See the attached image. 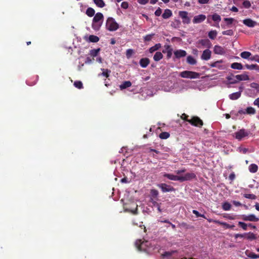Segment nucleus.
I'll return each instance as SVG.
<instances>
[{
	"mask_svg": "<svg viewBox=\"0 0 259 259\" xmlns=\"http://www.w3.org/2000/svg\"><path fill=\"white\" fill-rule=\"evenodd\" d=\"M233 75H230V76H228L226 78L230 82H229V83L228 84V88H230V86L229 85L230 84H235V83H236L238 82V80L237 79H234L233 78Z\"/></svg>",
	"mask_w": 259,
	"mask_h": 259,
	"instance_id": "nucleus-30",
	"label": "nucleus"
},
{
	"mask_svg": "<svg viewBox=\"0 0 259 259\" xmlns=\"http://www.w3.org/2000/svg\"><path fill=\"white\" fill-rule=\"evenodd\" d=\"M189 116L188 115H187L185 113H183L182 114V115H181V119H182L183 120H185V121H186L187 122H188V121L190 120L188 118Z\"/></svg>",
	"mask_w": 259,
	"mask_h": 259,
	"instance_id": "nucleus-60",
	"label": "nucleus"
},
{
	"mask_svg": "<svg viewBox=\"0 0 259 259\" xmlns=\"http://www.w3.org/2000/svg\"><path fill=\"white\" fill-rule=\"evenodd\" d=\"M150 194L152 197L154 198H156L159 194V192L156 189H151L150 191Z\"/></svg>",
	"mask_w": 259,
	"mask_h": 259,
	"instance_id": "nucleus-51",
	"label": "nucleus"
},
{
	"mask_svg": "<svg viewBox=\"0 0 259 259\" xmlns=\"http://www.w3.org/2000/svg\"><path fill=\"white\" fill-rule=\"evenodd\" d=\"M250 87L252 88H254L256 89L257 91H259V84L255 82H252L250 84Z\"/></svg>",
	"mask_w": 259,
	"mask_h": 259,
	"instance_id": "nucleus-57",
	"label": "nucleus"
},
{
	"mask_svg": "<svg viewBox=\"0 0 259 259\" xmlns=\"http://www.w3.org/2000/svg\"><path fill=\"white\" fill-rule=\"evenodd\" d=\"M99 40V38L97 36L91 35L89 37V41L92 42H97Z\"/></svg>",
	"mask_w": 259,
	"mask_h": 259,
	"instance_id": "nucleus-38",
	"label": "nucleus"
},
{
	"mask_svg": "<svg viewBox=\"0 0 259 259\" xmlns=\"http://www.w3.org/2000/svg\"><path fill=\"white\" fill-rule=\"evenodd\" d=\"M95 11L94 9L92 8H88L86 11V14L90 17H93L95 15Z\"/></svg>",
	"mask_w": 259,
	"mask_h": 259,
	"instance_id": "nucleus-39",
	"label": "nucleus"
},
{
	"mask_svg": "<svg viewBox=\"0 0 259 259\" xmlns=\"http://www.w3.org/2000/svg\"><path fill=\"white\" fill-rule=\"evenodd\" d=\"M246 113L248 114H254L255 113V110L251 107H249L246 108Z\"/></svg>",
	"mask_w": 259,
	"mask_h": 259,
	"instance_id": "nucleus-48",
	"label": "nucleus"
},
{
	"mask_svg": "<svg viewBox=\"0 0 259 259\" xmlns=\"http://www.w3.org/2000/svg\"><path fill=\"white\" fill-rule=\"evenodd\" d=\"M187 62L190 65H195L197 63L196 59L192 56H188L187 58Z\"/></svg>",
	"mask_w": 259,
	"mask_h": 259,
	"instance_id": "nucleus-32",
	"label": "nucleus"
},
{
	"mask_svg": "<svg viewBox=\"0 0 259 259\" xmlns=\"http://www.w3.org/2000/svg\"><path fill=\"white\" fill-rule=\"evenodd\" d=\"M243 23L249 27H254L257 22L250 18H247L243 20Z\"/></svg>",
	"mask_w": 259,
	"mask_h": 259,
	"instance_id": "nucleus-12",
	"label": "nucleus"
},
{
	"mask_svg": "<svg viewBox=\"0 0 259 259\" xmlns=\"http://www.w3.org/2000/svg\"><path fill=\"white\" fill-rule=\"evenodd\" d=\"M102 22H94L93 21V23H92V28L96 31L99 30L102 25Z\"/></svg>",
	"mask_w": 259,
	"mask_h": 259,
	"instance_id": "nucleus-26",
	"label": "nucleus"
},
{
	"mask_svg": "<svg viewBox=\"0 0 259 259\" xmlns=\"http://www.w3.org/2000/svg\"><path fill=\"white\" fill-rule=\"evenodd\" d=\"M196 178L195 174L192 172H188L184 176L181 177V182L191 180Z\"/></svg>",
	"mask_w": 259,
	"mask_h": 259,
	"instance_id": "nucleus-9",
	"label": "nucleus"
},
{
	"mask_svg": "<svg viewBox=\"0 0 259 259\" xmlns=\"http://www.w3.org/2000/svg\"><path fill=\"white\" fill-rule=\"evenodd\" d=\"M217 35V32L216 30H211L208 32V37L211 39H214L215 38Z\"/></svg>",
	"mask_w": 259,
	"mask_h": 259,
	"instance_id": "nucleus-43",
	"label": "nucleus"
},
{
	"mask_svg": "<svg viewBox=\"0 0 259 259\" xmlns=\"http://www.w3.org/2000/svg\"><path fill=\"white\" fill-rule=\"evenodd\" d=\"M199 44L208 49L210 48L211 47V43L208 39H200L199 40Z\"/></svg>",
	"mask_w": 259,
	"mask_h": 259,
	"instance_id": "nucleus-15",
	"label": "nucleus"
},
{
	"mask_svg": "<svg viewBox=\"0 0 259 259\" xmlns=\"http://www.w3.org/2000/svg\"><path fill=\"white\" fill-rule=\"evenodd\" d=\"M199 76V73L191 71H184L180 73L181 77L186 78H197Z\"/></svg>",
	"mask_w": 259,
	"mask_h": 259,
	"instance_id": "nucleus-2",
	"label": "nucleus"
},
{
	"mask_svg": "<svg viewBox=\"0 0 259 259\" xmlns=\"http://www.w3.org/2000/svg\"><path fill=\"white\" fill-rule=\"evenodd\" d=\"M161 47L160 44H157L154 46L151 47L149 49V51L150 53H153V52L158 50Z\"/></svg>",
	"mask_w": 259,
	"mask_h": 259,
	"instance_id": "nucleus-31",
	"label": "nucleus"
},
{
	"mask_svg": "<svg viewBox=\"0 0 259 259\" xmlns=\"http://www.w3.org/2000/svg\"><path fill=\"white\" fill-rule=\"evenodd\" d=\"M251 56V53L249 52H247V51L243 52L240 54L241 57L243 59H250V57Z\"/></svg>",
	"mask_w": 259,
	"mask_h": 259,
	"instance_id": "nucleus-36",
	"label": "nucleus"
},
{
	"mask_svg": "<svg viewBox=\"0 0 259 259\" xmlns=\"http://www.w3.org/2000/svg\"><path fill=\"white\" fill-rule=\"evenodd\" d=\"M121 7L123 9H126L128 7V4L126 2H123L121 4Z\"/></svg>",
	"mask_w": 259,
	"mask_h": 259,
	"instance_id": "nucleus-61",
	"label": "nucleus"
},
{
	"mask_svg": "<svg viewBox=\"0 0 259 259\" xmlns=\"http://www.w3.org/2000/svg\"><path fill=\"white\" fill-rule=\"evenodd\" d=\"M211 52L209 49L205 50L202 55L201 56V59L203 60H208L211 58Z\"/></svg>",
	"mask_w": 259,
	"mask_h": 259,
	"instance_id": "nucleus-11",
	"label": "nucleus"
},
{
	"mask_svg": "<svg viewBox=\"0 0 259 259\" xmlns=\"http://www.w3.org/2000/svg\"><path fill=\"white\" fill-rule=\"evenodd\" d=\"M170 134L166 132H162L159 135V137L161 139H166L168 138Z\"/></svg>",
	"mask_w": 259,
	"mask_h": 259,
	"instance_id": "nucleus-42",
	"label": "nucleus"
},
{
	"mask_svg": "<svg viewBox=\"0 0 259 259\" xmlns=\"http://www.w3.org/2000/svg\"><path fill=\"white\" fill-rule=\"evenodd\" d=\"M229 179L231 181H233L235 179V174L234 172H232L229 176Z\"/></svg>",
	"mask_w": 259,
	"mask_h": 259,
	"instance_id": "nucleus-64",
	"label": "nucleus"
},
{
	"mask_svg": "<svg viewBox=\"0 0 259 259\" xmlns=\"http://www.w3.org/2000/svg\"><path fill=\"white\" fill-rule=\"evenodd\" d=\"M193 214H194L197 217H202L204 219H206V217L204 214H200L197 210H193L192 211Z\"/></svg>",
	"mask_w": 259,
	"mask_h": 259,
	"instance_id": "nucleus-55",
	"label": "nucleus"
},
{
	"mask_svg": "<svg viewBox=\"0 0 259 259\" xmlns=\"http://www.w3.org/2000/svg\"><path fill=\"white\" fill-rule=\"evenodd\" d=\"M96 6L99 8H103L105 4L103 0H93Z\"/></svg>",
	"mask_w": 259,
	"mask_h": 259,
	"instance_id": "nucleus-37",
	"label": "nucleus"
},
{
	"mask_svg": "<svg viewBox=\"0 0 259 259\" xmlns=\"http://www.w3.org/2000/svg\"><path fill=\"white\" fill-rule=\"evenodd\" d=\"M162 10L160 8H158L155 12V15L156 16H159L161 14Z\"/></svg>",
	"mask_w": 259,
	"mask_h": 259,
	"instance_id": "nucleus-63",
	"label": "nucleus"
},
{
	"mask_svg": "<svg viewBox=\"0 0 259 259\" xmlns=\"http://www.w3.org/2000/svg\"><path fill=\"white\" fill-rule=\"evenodd\" d=\"M106 28L110 31H114L119 28V25L114 18L109 17L106 20Z\"/></svg>",
	"mask_w": 259,
	"mask_h": 259,
	"instance_id": "nucleus-1",
	"label": "nucleus"
},
{
	"mask_svg": "<svg viewBox=\"0 0 259 259\" xmlns=\"http://www.w3.org/2000/svg\"><path fill=\"white\" fill-rule=\"evenodd\" d=\"M214 223L225 227L226 229H230V225L226 222L214 221Z\"/></svg>",
	"mask_w": 259,
	"mask_h": 259,
	"instance_id": "nucleus-44",
	"label": "nucleus"
},
{
	"mask_svg": "<svg viewBox=\"0 0 259 259\" xmlns=\"http://www.w3.org/2000/svg\"><path fill=\"white\" fill-rule=\"evenodd\" d=\"M238 226L241 227L243 230H247L248 224L242 222H239L238 223Z\"/></svg>",
	"mask_w": 259,
	"mask_h": 259,
	"instance_id": "nucleus-46",
	"label": "nucleus"
},
{
	"mask_svg": "<svg viewBox=\"0 0 259 259\" xmlns=\"http://www.w3.org/2000/svg\"><path fill=\"white\" fill-rule=\"evenodd\" d=\"M245 237L248 240H253L256 238L255 235L252 232L245 233Z\"/></svg>",
	"mask_w": 259,
	"mask_h": 259,
	"instance_id": "nucleus-27",
	"label": "nucleus"
},
{
	"mask_svg": "<svg viewBox=\"0 0 259 259\" xmlns=\"http://www.w3.org/2000/svg\"><path fill=\"white\" fill-rule=\"evenodd\" d=\"M249 170L251 173H255L258 170V166L255 164H251L249 166Z\"/></svg>",
	"mask_w": 259,
	"mask_h": 259,
	"instance_id": "nucleus-33",
	"label": "nucleus"
},
{
	"mask_svg": "<svg viewBox=\"0 0 259 259\" xmlns=\"http://www.w3.org/2000/svg\"><path fill=\"white\" fill-rule=\"evenodd\" d=\"M154 204V205L156 206L157 208V210L159 212H162V209H161V207H160V204L161 203H157L156 202H154L153 203Z\"/></svg>",
	"mask_w": 259,
	"mask_h": 259,
	"instance_id": "nucleus-59",
	"label": "nucleus"
},
{
	"mask_svg": "<svg viewBox=\"0 0 259 259\" xmlns=\"http://www.w3.org/2000/svg\"><path fill=\"white\" fill-rule=\"evenodd\" d=\"M224 218H226V219H229V220H235L236 218L235 217L233 216V215H231L229 214H225L224 215Z\"/></svg>",
	"mask_w": 259,
	"mask_h": 259,
	"instance_id": "nucleus-58",
	"label": "nucleus"
},
{
	"mask_svg": "<svg viewBox=\"0 0 259 259\" xmlns=\"http://www.w3.org/2000/svg\"><path fill=\"white\" fill-rule=\"evenodd\" d=\"M237 218L241 219L244 221L256 222L259 221V219L253 214H250L248 215L242 214L239 215Z\"/></svg>",
	"mask_w": 259,
	"mask_h": 259,
	"instance_id": "nucleus-4",
	"label": "nucleus"
},
{
	"mask_svg": "<svg viewBox=\"0 0 259 259\" xmlns=\"http://www.w3.org/2000/svg\"><path fill=\"white\" fill-rule=\"evenodd\" d=\"M164 48H166L167 58L168 59L171 58L172 55V49L171 48L170 46L169 45L165 46Z\"/></svg>",
	"mask_w": 259,
	"mask_h": 259,
	"instance_id": "nucleus-34",
	"label": "nucleus"
},
{
	"mask_svg": "<svg viewBox=\"0 0 259 259\" xmlns=\"http://www.w3.org/2000/svg\"><path fill=\"white\" fill-rule=\"evenodd\" d=\"M250 134V131L242 128L235 133L234 135L236 139L241 141L243 138L247 137Z\"/></svg>",
	"mask_w": 259,
	"mask_h": 259,
	"instance_id": "nucleus-3",
	"label": "nucleus"
},
{
	"mask_svg": "<svg viewBox=\"0 0 259 259\" xmlns=\"http://www.w3.org/2000/svg\"><path fill=\"white\" fill-rule=\"evenodd\" d=\"M211 18L213 21L217 22L218 23L217 24L215 25L214 26L217 27H219L220 26H219V22L220 21H221V16L219 15H218V14L215 13L211 16Z\"/></svg>",
	"mask_w": 259,
	"mask_h": 259,
	"instance_id": "nucleus-21",
	"label": "nucleus"
},
{
	"mask_svg": "<svg viewBox=\"0 0 259 259\" xmlns=\"http://www.w3.org/2000/svg\"><path fill=\"white\" fill-rule=\"evenodd\" d=\"M158 186L161 189V191L163 193L175 191V189L173 187L165 183L160 184L158 185Z\"/></svg>",
	"mask_w": 259,
	"mask_h": 259,
	"instance_id": "nucleus-7",
	"label": "nucleus"
},
{
	"mask_svg": "<svg viewBox=\"0 0 259 259\" xmlns=\"http://www.w3.org/2000/svg\"><path fill=\"white\" fill-rule=\"evenodd\" d=\"M100 51V48H98L97 49L91 50L90 51V55L93 57H96L98 55V53H99Z\"/></svg>",
	"mask_w": 259,
	"mask_h": 259,
	"instance_id": "nucleus-41",
	"label": "nucleus"
},
{
	"mask_svg": "<svg viewBox=\"0 0 259 259\" xmlns=\"http://www.w3.org/2000/svg\"><path fill=\"white\" fill-rule=\"evenodd\" d=\"M134 51L132 49H128L126 51V56L127 58H130L132 54H133Z\"/></svg>",
	"mask_w": 259,
	"mask_h": 259,
	"instance_id": "nucleus-56",
	"label": "nucleus"
},
{
	"mask_svg": "<svg viewBox=\"0 0 259 259\" xmlns=\"http://www.w3.org/2000/svg\"><path fill=\"white\" fill-rule=\"evenodd\" d=\"M224 20L226 22L227 25L229 26L231 25L234 21V19L233 18H225Z\"/></svg>",
	"mask_w": 259,
	"mask_h": 259,
	"instance_id": "nucleus-49",
	"label": "nucleus"
},
{
	"mask_svg": "<svg viewBox=\"0 0 259 259\" xmlns=\"http://www.w3.org/2000/svg\"><path fill=\"white\" fill-rule=\"evenodd\" d=\"M245 67L247 69L249 70H259V66L256 64H251V65H248L246 64L245 65Z\"/></svg>",
	"mask_w": 259,
	"mask_h": 259,
	"instance_id": "nucleus-35",
	"label": "nucleus"
},
{
	"mask_svg": "<svg viewBox=\"0 0 259 259\" xmlns=\"http://www.w3.org/2000/svg\"><path fill=\"white\" fill-rule=\"evenodd\" d=\"M104 18L103 15L101 13H97L93 18V21L98 22H102L103 21Z\"/></svg>",
	"mask_w": 259,
	"mask_h": 259,
	"instance_id": "nucleus-19",
	"label": "nucleus"
},
{
	"mask_svg": "<svg viewBox=\"0 0 259 259\" xmlns=\"http://www.w3.org/2000/svg\"><path fill=\"white\" fill-rule=\"evenodd\" d=\"M231 208V205L228 202H225L222 204V208L225 211L230 210Z\"/></svg>",
	"mask_w": 259,
	"mask_h": 259,
	"instance_id": "nucleus-40",
	"label": "nucleus"
},
{
	"mask_svg": "<svg viewBox=\"0 0 259 259\" xmlns=\"http://www.w3.org/2000/svg\"><path fill=\"white\" fill-rule=\"evenodd\" d=\"M101 70L103 71L101 75L105 76L106 78H108L109 76V73H110L111 71L108 69H101Z\"/></svg>",
	"mask_w": 259,
	"mask_h": 259,
	"instance_id": "nucleus-47",
	"label": "nucleus"
},
{
	"mask_svg": "<svg viewBox=\"0 0 259 259\" xmlns=\"http://www.w3.org/2000/svg\"><path fill=\"white\" fill-rule=\"evenodd\" d=\"M148 243L147 241L144 242L142 241V240H137L135 242V245L139 251H144L145 250V248H144V246L145 244Z\"/></svg>",
	"mask_w": 259,
	"mask_h": 259,
	"instance_id": "nucleus-8",
	"label": "nucleus"
},
{
	"mask_svg": "<svg viewBox=\"0 0 259 259\" xmlns=\"http://www.w3.org/2000/svg\"><path fill=\"white\" fill-rule=\"evenodd\" d=\"M244 197L246 198L254 200L256 198V196L253 194H244Z\"/></svg>",
	"mask_w": 259,
	"mask_h": 259,
	"instance_id": "nucleus-50",
	"label": "nucleus"
},
{
	"mask_svg": "<svg viewBox=\"0 0 259 259\" xmlns=\"http://www.w3.org/2000/svg\"><path fill=\"white\" fill-rule=\"evenodd\" d=\"M241 96L240 92H236L229 95V98L232 100H235L239 99Z\"/></svg>",
	"mask_w": 259,
	"mask_h": 259,
	"instance_id": "nucleus-29",
	"label": "nucleus"
},
{
	"mask_svg": "<svg viewBox=\"0 0 259 259\" xmlns=\"http://www.w3.org/2000/svg\"><path fill=\"white\" fill-rule=\"evenodd\" d=\"M132 83L130 81H125L120 85L119 88L121 90H123L130 87Z\"/></svg>",
	"mask_w": 259,
	"mask_h": 259,
	"instance_id": "nucleus-28",
	"label": "nucleus"
},
{
	"mask_svg": "<svg viewBox=\"0 0 259 259\" xmlns=\"http://www.w3.org/2000/svg\"><path fill=\"white\" fill-rule=\"evenodd\" d=\"M234 77L237 79L238 81L248 80L249 79V76L246 73L242 74L236 75Z\"/></svg>",
	"mask_w": 259,
	"mask_h": 259,
	"instance_id": "nucleus-16",
	"label": "nucleus"
},
{
	"mask_svg": "<svg viewBox=\"0 0 259 259\" xmlns=\"http://www.w3.org/2000/svg\"><path fill=\"white\" fill-rule=\"evenodd\" d=\"M154 35V34H153V33L146 35V36H145L144 37V41H150L152 39V38Z\"/></svg>",
	"mask_w": 259,
	"mask_h": 259,
	"instance_id": "nucleus-52",
	"label": "nucleus"
},
{
	"mask_svg": "<svg viewBox=\"0 0 259 259\" xmlns=\"http://www.w3.org/2000/svg\"><path fill=\"white\" fill-rule=\"evenodd\" d=\"M139 63L142 67L146 68L149 64L150 60L148 58H143L140 59Z\"/></svg>",
	"mask_w": 259,
	"mask_h": 259,
	"instance_id": "nucleus-18",
	"label": "nucleus"
},
{
	"mask_svg": "<svg viewBox=\"0 0 259 259\" xmlns=\"http://www.w3.org/2000/svg\"><path fill=\"white\" fill-rule=\"evenodd\" d=\"M250 60L251 61H255L259 63V56L255 55L254 56H252L250 58Z\"/></svg>",
	"mask_w": 259,
	"mask_h": 259,
	"instance_id": "nucleus-62",
	"label": "nucleus"
},
{
	"mask_svg": "<svg viewBox=\"0 0 259 259\" xmlns=\"http://www.w3.org/2000/svg\"><path fill=\"white\" fill-rule=\"evenodd\" d=\"M188 13L186 11H180L179 16L182 19V22L184 24H188L190 23V18L188 16Z\"/></svg>",
	"mask_w": 259,
	"mask_h": 259,
	"instance_id": "nucleus-6",
	"label": "nucleus"
},
{
	"mask_svg": "<svg viewBox=\"0 0 259 259\" xmlns=\"http://www.w3.org/2000/svg\"><path fill=\"white\" fill-rule=\"evenodd\" d=\"M213 52L214 54L218 55H223L225 53L224 48L219 45H215L214 47Z\"/></svg>",
	"mask_w": 259,
	"mask_h": 259,
	"instance_id": "nucleus-17",
	"label": "nucleus"
},
{
	"mask_svg": "<svg viewBox=\"0 0 259 259\" xmlns=\"http://www.w3.org/2000/svg\"><path fill=\"white\" fill-rule=\"evenodd\" d=\"M245 255L251 258L255 259L259 258V255L256 254L255 253L251 252L248 250H246L245 252Z\"/></svg>",
	"mask_w": 259,
	"mask_h": 259,
	"instance_id": "nucleus-20",
	"label": "nucleus"
},
{
	"mask_svg": "<svg viewBox=\"0 0 259 259\" xmlns=\"http://www.w3.org/2000/svg\"><path fill=\"white\" fill-rule=\"evenodd\" d=\"M172 16V12L169 9H166L162 15L163 19H168Z\"/></svg>",
	"mask_w": 259,
	"mask_h": 259,
	"instance_id": "nucleus-23",
	"label": "nucleus"
},
{
	"mask_svg": "<svg viewBox=\"0 0 259 259\" xmlns=\"http://www.w3.org/2000/svg\"><path fill=\"white\" fill-rule=\"evenodd\" d=\"M231 68L234 69L242 70L243 68L242 64L238 62H235L231 65Z\"/></svg>",
	"mask_w": 259,
	"mask_h": 259,
	"instance_id": "nucleus-22",
	"label": "nucleus"
},
{
	"mask_svg": "<svg viewBox=\"0 0 259 259\" xmlns=\"http://www.w3.org/2000/svg\"><path fill=\"white\" fill-rule=\"evenodd\" d=\"M222 34L223 35H227L232 36L234 34V32L232 30L229 29V30H227L223 31Z\"/></svg>",
	"mask_w": 259,
	"mask_h": 259,
	"instance_id": "nucleus-53",
	"label": "nucleus"
},
{
	"mask_svg": "<svg viewBox=\"0 0 259 259\" xmlns=\"http://www.w3.org/2000/svg\"><path fill=\"white\" fill-rule=\"evenodd\" d=\"M188 122L193 126L200 127L203 124V121L198 116H193Z\"/></svg>",
	"mask_w": 259,
	"mask_h": 259,
	"instance_id": "nucleus-5",
	"label": "nucleus"
},
{
	"mask_svg": "<svg viewBox=\"0 0 259 259\" xmlns=\"http://www.w3.org/2000/svg\"><path fill=\"white\" fill-rule=\"evenodd\" d=\"M243 7L246 9H248L251 7V3L248 0H245L243 2L242 4Z\"/></svg>",
	"mask_w": 259,
	"mask_h": 259,
	"instance_id": "nucleus-54",
	"label": "nucleus"
},
{
	"mask_svg": "<svg viewBox=\"0 0 259 259\" xmlns=\"http://www.w3.org/2000/svg\"><path fill=\"white\" fill-rule=\"evenodd\" d=\"M163 177L172 181H181V177L174 175L173 174H166L163 175Z\"/></svg>",
	"mask_w": 259,
	"mask_h": 259,
	"instance_id": "nucleus-14",
	"label": "nucleus"
},
{
	"mask_svg": "<svg viewBox=\"0 0 259 259\" xmlns=\"http://www.w3.org/2000/svg\"><path fill=\"white\" fill-rule=\"evenodd\" d=\"M206 19V16L203 14H200L196 16L193 19V22L194 24L200 23L204 21Z\"/></svg>",
	"mask_w": 259,
	"mask_h": 259,
	"instance_id": "nucleus-10",
	"label": "nucleus"
},
{
	"mask_svg": "<svg viewBox=\"0 0 259 259\" xmlns=\"http://www.w3.org/2000/svg\"><path fill=\"white\" fill-rule=\"evenodd\" d=\"M174 55L176 58L179 59L186 56L187 53L185 50H178L174 52Z\"/></svg>",
	"mask_w": 259,
	"mask_h": 259,
	"instance_id": "nucleus-13",
	"label": "nucleus"
},
{
	"mask_svg": "<svg viewBox=\"0 0 259 259\" xmlns=\"http://www.w3.org/2000/svg\"><path fill=\"white\" fill-rule=\"evenodd\" d=\"M73 85L74 87L78 89H81L83 88V84L81 81H75Z\"/></svg>",
	"mask_w": 259,
	"mask_h": 259,
	"instance_id": "nucleus-45",
	"label": "nucleus"
},
{
	"mask_svg": "<svg viewBox=\"0 0 259 259\" xmlns=\"http://www.w3.org/2000/svg\"><path fill=\"white\" fill-rule=\"evenodd\" d=\"M177 252H178V251L177 250H171L170 251H165L161 254V256L163 258L168 257L171 256L173 254H174L175 253H177Z\"/></svg>",
	"mask_w": 259,
	"mask_h": 259,
	"instance_id": "nucleus-24",
	"label": "nucleus"
},
{
	"mask_svg": "<svg viewBox=\"0 0 259 259\" xmlns=\"http://www.w3.org/2000/svg\"><path fill=\"white\" fill-rule=\"evenodd\" d=\"M163 55L160 52H156L153 56V59L155 61H159L163 58Z\"/></svg>",
	"mask_w": 259,
	"mask_h": 259,
	"instance_id": "nucleus-25",
	"label": "nucleus"
}]
</instances>
